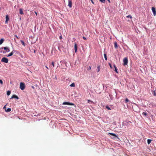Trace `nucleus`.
<instances>
[{
  "label": "nucleus",
  "mask_w": 156,
  "mask_h": 156,
  "mask_svg": "<svg viewBox=\"0 0 156 156\" xmlns=\"http://www.w3.org/2000/svg\"><path fill=\"white\" fill-rule=\"evenodd\" d=\"M142 114H143V115H144L146 116H147V113L146 112H143Z\"/></svg>",
  "instance_id": "5701e85b"
},
{
  "label": "nucleus",
  "mask_w": 156,
  "mask_h": 156,
  "mask_svg": "<svg viewBox=\"0 0 156 156\" xmlns=\"http://www.w3.org/2000/svg\"><path fill=\"white\" fill-rule=\"evenodd\" d=\"M88 102L90 103H93V102L92 101H91L90 100H88Z\"/></svg>",
  "instance_id": "473e14b6"
},
{
  "label": "nucleus",
  "mask_w": 156,
  "mask_h": 156,
  "mask_svg": "<svg viewBox=\"0 0 156 156\" xmlns=\"http://www.w3.org/2000/svg\"><path fill=\"white\" fill-rule=\"evenodd\" d=\"M91 69V66H89V67H87V70H90Z\"/></svg>",
  "instance_id": "2f4dec72"
},
{
  "label": "nucleus",
  "mask_w": 156,
  "mask_h": 156,
  "mask_svg": "<svg viewBox=\"0 0 156 156\" xmlns=\"http://www.w3.org/2000/svg\"><path fill=\"white\" fill-rule=\"evenodd\" d=\"M8 59L5 57H3L2 58L1 61L5 63H7L8 62Z\"/></svg>",
  "instance_id": "7ed1b4c3"
},
{
  "label": "nucleus",
  "mask_w": 156,
  "mask_h": 156,
  "mask_svg": "<svg viewBox=\"0 0 156 156\" xmlns=\"http://www.w3.org/2000/svg\"><path fill=\"white\" fill-rule=\"evenodd\" d=\"M35 13L36 15H37V13L36 12H35Z\"/></svg>",
  "instance_id": "09e8293b"
},
{
  "label": "nucleus",
  "mask_w": 156,
  "mask_h": 156,
  "mask_svg": "<svg viewBox=\"0 0 156 156\" xmlns=\"http://www.w3.org/2000/svg\"><path fill=\"white\" fill-rule=\"evenodd\" d=\"M3 52L4 53H5V52Z\"/></svg>",
  "instance_id": "3c124183"
},
{
  "label": "nucleus",
  "mask_w": 156,
  "mask_h": 156,
  "mask_svg": "<svg viewBox=\"0 0 156 156\" xmlns=\"http://www.w3.org/2000/svg\"><path fill=\"white\" fill-rule=\"evenodd\" d=\"M126 17L127 18H130V19H131L132 17L131 15H129L126 16Z\"/></svg>",
  "instance_id": "bb28decb"
},
{
  "label": "nucleus",
  "mask_w": 156,
  "mask_h": 156,
  "mask_svg": "<svg viewBox=\"0 0 156 156\" xmlns=\"http://www.w3.org/2000/svg\"><path fill=\"white\" fill-rule=\"evenodd\" d=\"M135 105L136 106V107L138 108V109L137 110V111H135L136 112H139L140 111V110L139 108V107L138 106L136 105V104H135Z\"/></svg>",
  "instance_id": "cd10ccee"
},
{
  "label": "nucleus",
  "mask_w": 156,
  "mask_h": 156,
  "mask_svg": "<svg viewBox=\"0 0 156 156\" xmlns=\"http://www.w3.org/2000/svg\"><path fill=\"white\" fill-rule=\"evenodd\" d=\"M9 20V16L8 15H6V20L5 21V23L6 24L8 23V21Z\"/></svg>",
  "instance_id": "ddd939ff"
},
{
  "label": "nucleus",
  "mask_w": 156,
  "mask_h": 156,
  "mask_svg": "<svg viewBox=\"0 0 156 156\" xmlns=\"http://www.w3.org/2000/svg\"><path fill=\"white\" fill-rule=\"evenodd\" d=\"M108 134H110L112 136V139H115L116 138V137H117V136L114 133H109Z\"/></svg>",
  "instance_id": "39448f33"
},
{
  "label": "nucleus",
  "mask_w": 156,
  "mask_h": 156,
  "mask_svg": "<svg viewBox=\"0 0 156 156\" xmlns=\"http://www.w3.org/2000/svg\"><path fill=\"white\" fill-rule=\"evenodd\" d=\"M68 6L70 7L71 8L72 6V2L71 0H69Z\"/></svg>",
  "instance_id": "f8f14e48"
},
{
  "label": "nucleus",
  "mask_w": 156,
  "mask_h": 156,
  "mask_svg": "<svg viewBox=\"0 0 156 156\" xmlns=\"http://www.w3.org/2000/svg\"><path fill=\"white\" fill-rule=\"evenodd\" d=\"M51 64L52 65L53 67H54L55 66H54V62H52Z\"/></svg>",
  "instance_id": "c9c22d12"
},
{
  "label": "nucleus",
  "mask_w": 156,
  "mask_h": 156,
  "mask_svg": "<svg viewBox=\"0 0 156 156\" xmlns=\"http://www.w3.org/2000/svg\"><path fill=\"white\" fill-rule=\"evenodd\" d=\"M19 11H20V14L22 15L23 14V10L21 9H20L19 10Z\"/></svg>",
  "instance_id": "f3484780"
},
{
  "label": "nucleus",
  "mask_w": 156,
  "mask_h": 156,
  "mask_svg": "<svg viewBox=\"0 0 156 156\" xmlns=\"http://www.w3.org/2000/svg\"><path fill=\"white\" fill-rule=\"evenodd\" d=\"M128 122V123H129L130 124L131 123V122L130 121H129Z\"/></svg>",
  "instance_id": "a18cd8bd"
},
{
  "label": "nucleus",
  "mask_w": 156,
  "mask_h": 156,
  "mask_svg": "<svg viewBox=\"0 0 156 156\" xmlns=\"http://www.w3.org/2000/svg\"><path fill=\"white\" fill-rule=\"evenodd\" d=\"M101 2L103 3H105V0H99Z\"/></svg>",
  "instance_id": "c756f323"
},
{
  "label": "nucleus",
  "mask_w": 156,
  "mask_h": 156,
  "mask_svg": "<svg viewBox=\"0 0 156 156\" xmlns=\"http://www.w3.org/2000/svg\"><path fill=\"white\" fill-rule=\"evenodd\" d=\"M113 66L115 68V72L116 73H118V71H117V68L116 67V66L115 65V64H114L113 65Z\"/></svg>",
  "instance_id": "4468645a"
},
{
  "label": "nucleus",
  "mask_w": 156,
  "mask_h": 156,
  "mask_svg": "<svg viewBox=\"0 0 156 156\" xmlns=\"http://www.w3.org/2000/svg\"><path fill=\"white\" fill-rule=\"evenodd\" d=\"M70 86L71 87H75V83H72L70 85Z\"/></svg>",
  "instance_id": "4be33fe9"
},
{
  "label": "nucleus",
  "mask_w": 156,
  "mask_h": 156,
  "mask_svg": "<svg viewBox=\"0 0 156 156\" xmlns=\"http://www.w3.org/2000/svg\"><path fill=\"white\" fill-rule=\"evenodd\" d=\"M11 94V91L8 90L7 92V95L8 96L9 95Z\"/></svg>",
  "instance_id": "393cba45"
},
{
  "label": "nucleus",
  "mask_w": 156,
  "mask_h": 156,
  "mask_svg": "<svg viewBox=\"0 0 156 156\" xmlns=\"http://www.w3.org/2000/svg\"><path fill=\"white\" fill-rule=\"evenodd\" d=\"M104 56L105 60H107V57L106 55V54L104 53Z\"/></svg>",
  "instance_id": "aec40b11"
},
{
  "label": "nucleus",
  "mask_w": 156,
  "mask_h": 156,
  "mask_svg": "<svg viewBox=\"0 0 156 156\" xmlns=\"http://www.w3.org/2000/svg\"><path fill=\"white\" fill-rule=\"evenodd\" d=\"M129 101V99L127 98H126V99H125V101L126 102H128Z\"/></svg>",
  "instance_id": "72a5a7b5"
},
{
  "label": "nucleus",
  "mask_w": 156,
  "mask_h": 156,
  "mask_svg": "<svg viewBox=\"0 0 156 156\" xmlns=\"http://www.w3.org/2000/svg\"><path fill=\"white\" fill-rule=\"evenodd\" d=\"M58 49L60 51H64V47L61 45H59L58 46Z\"/></svg>",
  "instance_id": "f03ea898"
},
{
  "label": "nucleus",
  "mask_w": 156,
  "mask_h": 156,
  "mask_svg": "<svg viewBox=\"0 0 156 156\" xmlns=\"http://www.w3.org/2000/svg\"><path fill=\"white\" fill-rule=\"evenodd\" d=\"M3 49V47H2L0 48V52L2 53V50Z\"/></svg>",
  "instance_id": "7c9ffc66"
},
{
  "label": "nucleus",
  "mask_w": 156,
  "mask_h": 156,
  "mask_svg": "<svg viewBox=\"0 0 156 156\" xmlns=\"http://www.w3.org/2000/svg\"><path fill=\"white\" fill-rule=\"evenodd\" d=\"M154 94V96H155V95H156V94H155V92H154V94Z\"/></svg>",
  "instance_id": "37998d69"
},
{
  "label": "nucleus",
  "mask_w": 156,
  "mask_h": 156,
  "mask_svg": "<svg viewBox=\"0 0 156 156\" xmlns=\"http://www.w3.org/2000/svg\"><path fill=\"white\" fill-rule=\"evenodd\" d=\"M106 108L108 110H111L113 109V108L112 106L111 105L110 107L108 106H106Z\"/></svg>",
  "instance_id": "9b49d317"
},
{
  "label": "nucleus",
  "mask_w": 156,
  "mask_h": 156,
  "mask_svg": "<svg viewBox=\"0 0 156 156\" xmlns=\"http://www.w3.org/2000/svg\"><path fill=\"white\" fill-rule=\"evenodd\" d=\"M21 42L22 44L24 46H25V43L24 41L23 40H21L20 41Z\"/></svg>",
  "instance_id": "a878e982"
},
{
  "label": "nucleus",
  "mask_w": 156,
  "mask_h": 156,
  "mask_svg": "<svg viewBox=\"0 0 156 156\" xmlns=\"http://www.w3.org/2000/svg\"><path fill=\"white\" fill-rule=\"evenodd\" d=\"M25 85L24 83L21 82L20 83V87L22 90H23L25 88Z\"/></svg>",
  "instance_id": "f257e3e1"
},
{
  "label": "nucleus",
  "mask_w": 156,
  "mask_h": 156,
  "mask_svg": "<svg viewBox=\"0 0 156 156\" xmlns=\"http://www.w3.org/2000/svg\"><path fill=\"white\" fill-rule=\"evenodd\" d=\"M152 11L153 13L154 16H155L156 15V9L154 7H153L152 8Z\"/></svg>",
  "instance_id": "0eeeda50"
},
{
  "label": "nucleus",
  "mask_w": 156,
  "mask_h": 156,
  "mask_svg": "<svg viewBox=\"0 0 156 156\" xmlns=\"http://www.w3.org/2000/svg\"><path fill=\"white\" fill-rule=\"evenodd\" d=\"M45 67H46L47 69H49V68L47 67V66H45Z\"/></svg>",
  "instance_id": "a19ab883"
},
{
  "label": "nucleus",
  "mask_w": 156,
  "mask_h": 156,
  "mask_svg": "<svg viewBox=\"0 0 156 156\" xmlns=\"http://www.w3.org/2000/svg\"><path fill=\"white\" fill-rule=\"evenodd\" d=\"M6 105H5V106H4V107H3V108L4 109V108H5L6 109Z\"/></svg>",
  "instance_id": "79ce46f5"
},
{
  "label": "nucleus",
  "mask_w": 156,
  "mask_h": 156,
  "mask_svg": "<svg viewBox=\"0 0 156 156\" xmlns=\"http://www.w3.org/2000/svg\"><path fill=\"white\" fill-rule=\"evenodd\" d=\"M59 38L60 39H62V36H61L59 37Z\"/></svg>",
  "instance_id": "ea45409f"
},
{
  "label": "nucleus",
  "mask_w": 156,
  "mask_h": 156,
  "mask_svg": "<svg viewBox=\"0 0 156 156\" xmlns=\"http://www.w3.org/2000/svg\"><path fill=\"white\" fill-rule=\"evenodd\" d=\"M13 54H12V52H10V53H9L8 55V57H10L11 56H12Z\"/></svg>",
  "instance_id": "b1692460"
},
{
  "label": "nucleus",
  "mask_w": 156,
  "mask_h": 156,
  "mask_svg": "<svg viewBox=\"0 0 156 156\" xmlns=\"http://www.w3.org/2000/svg\"><path fill=\"white\" fill-rule=\"evenodd\" d=\"M114 47L115 49H117L118 48V45L116 42H115L114 43Z\"/></svg>",
  "instance_id": "2eb2a0df"
},
{
  "label": "nucleus",
  "mask_w": 156,
  "mask_h": 156,
  "mask_svg": "<svg viewBox=\"0 0 156 156\" xmlns=\"http://www.w3.org/2000/svg\"><path fill=\"white\" fill-rule=\"evenodd\" d=\"M128 59L127 58H125L123 60V65L124 66H125L127 65L128 63Z\"/></svg>",
  "instance_id": "423d86ee"
},
{
  "label": "nucleus",
  "mask_w": 156,
  "mask_h": 156,
  "mask_svg": "<svg viewBox=\"0 0 156 156\" xmlns=\"http://www.w3.org/2000/svg\"><path fill=\"white\" fill-rule=\"evenodd\" d=\"M18 52L17 51H16V50H13V51L11 52L12 53V54H13L15 52Z\"/></svg>",
  "instance_id": "c85d7f7f"
},
{
  "label": "nucleus",
  "mask_w": 156,
  "mask_h": 156,
  "mask_svg": "<svg viewBox=\"0 0 156 156\" xmlns=\"http://www.w3.org/2000/svg\"><path fill=\"white\" fill-rule=\"evenodd\" d=\"M11 108H8L7 109H5V111L6 112H9L11 111Z\"/></svg>",
  "instance_id": "dca6fc26"
},
{
  "label": "nucleus",
  "mask_w": 156,
  "mask_h": 156,
  "mask_svg": "<svg viewBox=\"0 0 156 156\" xmlns=\"http://www.w3.org/2000/svg\"><path fill=\"white\" fill-rule=\"evenodd\" d=\"M3 49L6 51L7 52H9L10 51V49L8 47H3Z\"/></svg>",
  "instance_id": "1a4fd4ad"
},
{
  "label": "nucleus",
  "mask_w": 156,
  "mask_h": 156,
  "mask_svg": "<svg viewBox=\"0 0 156 156\" xmlns=\"http://www.w3.org/2000/svg\"><path fill=\"white\" fill-rule=\"evenodd\" d=\"M58 65H59V64H58V65H57V68L58 67Z\"/></svg>",
  "instance_id": "de8ad7c7"
},
{
  "label": "nucleus",
  "mask_w": 156,
  "mask_h": 156,
  "mask_svg": "<svg viewBox=\"0 0 156 156\" xmlns=\"http://www.w3.org/2000/svg\"><path fill=\"white\" fill-rule=\"evenodd\" d=\"M35 51H35V50L34 51V53H35Z\"/></svg>",
  "instance_id": "8fccbe9b"
},
{
  "label": "nucleus",
  "mask_w": 156,
  "mask_h": 156,
  "mask_svg": "<svg viewBox=\"0 0 156 156\" xmlns=\"http://www.w3.org/2000/svg\"><path fill=\"white\" fill-rule=\"evenodd\" d=\"M83 38L84 40H87V38L85 37H84V36L83 37Z\"/></svg>",
  "instance_id": "4c0bfd02"
},
{
  "label": "nucleus",
  "mask_w": 156,
  "mask_h": 156,
  "mask_svg": "<svg viewBox=\"0 0 156 156\" xmlns=\"http://www.w3.org/2000/svg\"><path fill=\"white\" fill-rule=\"evenodd\" d=\"M109 65L110 66V67L111 68H112V65L111 63H109Z\"/></svg>",
  "instance_id": "e433bc0d"
},
{
  "label": "nucleus",
  "mask_w": 156,
  "mask_h": 156,
  "mask_svg": "<svg viewBox=\"0 0 156 156\" xmlns=\"http://www.w3.org/2000/svg\"><path fill=\"white\" fill-rule=\"evenodd\" d=\"M100 66H99L97 67V70L98 72L100 71Z\"/></svg>",
  "instance_id": "412c9836"
},
{
  "label": "nucleus",
  "mask_w": 156,
  "mask_h": 156,
  "mask_svg": "<svg viewBox=\"0 0 156 156\" xmlns=\"http://www.w3.org/2000/svg\"><path fill=\"white\" fill-rule=\"evenodd\" d=\"M63 105H74V104L68 102H64L62 103Z\"/></svg>",
  "instance_id": "20e7f679"
},
{
  "label": "nucleus",
  "mask_w": 156,
  "mask_h": 156,
  "mask_svg": "<svg viewBox=\"0 0 156 156\" xmlns=\"http://www.w3.org/2000/svg\"><path fill=\"white\" fill-rule=\"evenodd\" d=\"M14 36H15V37H16L18 39V36H17V35H15Z\"/></svg>",
  "instance_id": "58836bf2"
},
{
  "label": "nucleus",
  "mask_w": 156,
  "mask_h": 156,
  "mask_svg": "<svg viewBox=\"0 0 156 156\" xmlns=\"http://www.w3.org/2000/svg\"><path fill=\"white\" fill-rule=\"evenodd\" d=\"M0 83L1 84H3V81L1 80H0Z\"/></svg>",
  "instance_id": "f704fd0d"
},
{
  "label": "nucleus",
  "mask_w": 156,
  "mask_h": 156,
  "mask_svg": "<svg viewBox=\"0 0 156 156\" xmlns=\"http://www.w3.org/2000/svg\"><path fill=\"white\" fill-rule=\"evenodd\" d=\"M74 48L75 49V52L76 53L77 50V43L76 42L74 43Z\"/></svg>",
  "instance_id": "6e6552de"
},
{
  "label": "nucleus",
  "mask_w": 156,
  "mask_h": 156,
  "mask_svg": "<svg viewBox=\"0 0 156 156\" xmlns=\"http://www.w3.org/2000/svg\"><path fill=\"white\" fill-rule=\"evenodd\" d=\"M152 140H151V139H147V144H150V143H151V141Z\"/></svg>",
  "instance_id": "6ab92c4d"
},
{
  "label": "nucleus",
  "mask_w": 156,
  "mask_h": 156,
  "mask_svg": "<svg viewBox=\"0 0 156 156\" xmlns=\"http://www.w3.org/2000/svg\"><path fill=\"white\" fill-rule=\"evenodd\" d=\"M58 65H59V64H58V65H57V68L58 67Z\"/></svg>",
  "instance_id": "49530a36"
},
{
  "label": "nucleus",
  "mask_w": 156,
  "mask_h": 156,
  "mask_svg": "<svg viewBox=\"0 0 156 156\" xmlns=\"http://www.w3.org/2000/svg\"><path fill=\"white\" fill-rule=\"evenodd\" d=\"M4 41V39L3 38H1L0 40V45L2 44Z\"/></svg>",
  "instance_id": "a211bd4d"
},
{
  "label": "nucleus",
  "mask_w": 156,
  "mask_h": 156,
  "mask_svg": "<svg viewBox=\"0 0 156 156\" xmlns=\"http://www.w3.org/2000/svg\"><path fill=\"white\" fill-rule=\"evenodd\" d=\"M108 1V2L109 3L110 2V0H107Z\"/></svg>",
  "instance_id": "c03bdc74"
},
{
  "label": "nucleus",
  "mask_w": 156,
  "mask_h": 156,
  "mask_svg": "<svg viewBox=\"0 0 156 156\" xmlns=\"http://www.w3.org/2000/svg\"><path fill=\"white\" fill-rule=\"evenodd\" d=\"M13 98H15L17 100H18L19 99V97L16 95H13L12 97L10 98V99H12Z\"/></svg>",
  "instance_id": "9d476101"
}]
</instances>
